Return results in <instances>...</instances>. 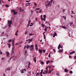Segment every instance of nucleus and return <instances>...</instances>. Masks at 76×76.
Here are the masks:
<instances>
[{
	"label": "nucleus",
	"mask_w": 76,
	"mask_h": 76,
	"mask_svg": "<svg viewBox=\"0 0 76 76\" xmlns=\"http://www.w3.org/2000/svg\"><path fill=\"white\" fill-rule=\"evenodd\" d=\"M39 75V73H37V74L36 75V76H38V75Z\"/></svg>",
	"instance_id": "obj_47"
},
{
	"label": "nucleus",
	"mask_w": 76,
	"mask_h": 76,
	"mask_svg": "<svg viewBox=\"0 0 76 76\" xmlns=\"http://www.w3.org/2000/svg\"><path fill=\"white\" fill-rule=\"evenodd\" d=\"M41 19H42V15H41Z\"/></svg>",
	"instance_id": "obj_46"
},
{
	"label": "nucleus",
	"mask_w": 76,
	"mask_h": 76,
	"mask_svg": "<svg viewBox=\"0 0 76 76\" xmlns=\"http://www.w3.org/2000/svg\"><path fill=\"white\" fill-rule=\"evenodd\" d=\"M51 73V70H49V72H48V73Z\"/></svg>",
	"instance_id": "obj_28"
},
{
	"label": "nucleus",
	"mask_w": 76,
	"mask_h": 76,
	"mask_svg": "<svg viewBox=\"0 0 76 76\" xmlns=\"http://www.w3.org/2000/svg\"><path fill=\"white\" fill-rule=\"evenodd\" d=\"M10 67H8V69H8V70L9 71L10 70Z\"/></svg>",
	"instance_id": "obj_40"
},
{
	"label": "nucleus",
	"mask_w": 76,
	"mask_h": 76,
	"mask_svg": "<svg viewBox=\"0 0 76 76\" xmlns=\"http://www.w3.org/2000/svg\"><path fill=\"white\" fill-rule=\"evenodd\" d=\"M50 53H49V56H48V57H51V56H50Z\"/></svg>",
	"instance_id": "obj_42"
},
{
	"label": "nucleus",
	"mask_w": 76,
	"mask_h": 76,
	"mask_svg": "<svg viewBox=\"0 0 76 76\" xmlns=\"http://www.w3.org/2000/svg\"><path fill=\"white\" fill-rule=\"evenodd\" d=\"M29 1H26V2H27V3H28V2H29Z\"/></svg>",
	"instance_id": "obj_52"
},
{
	"label": "nucleus",
	"mask_w": 76,
	"mask_h": 76,
	"mask_svg": "<svg viewBox=\"0 0 76 76\" xmlns=\"http://www.w3.org/2000/svg\"><path fill=\"white\" fill-rule=\"evenodd\" d=\"M4 58H1V60H4Z\"/></svg>",
	"instance_id": "obj_57"
},
{
	"label": "nucleus",
	"mask_w": 76,
	"mask_h": 76,
	"mask_svg": "<svg viewBox=\"0 0 76 76\" xmlns=\"http://www.w3.org/2000/svg\"><path fill=\"white\" fill-rule=\"evenodd\" d=\"M25 53V54H25H25H26V53H27V51H26Z\"/></svg>",
	"instance_id": "obj_54"
},
{
	"label": "nucleus",
	"mask_w": 76,
	"mask_h": 76,
	"mask_svg": "<svg viewBox=\"0 0 76 76\" xmlns=\"http://www.w3.org/2000/svg\"><path fill=\"white\" fill-rule=\"evenodd\" d=\"M12 41V39H10L8 41V42H10Z\"/></svg>",
	"instance_id": "obj_30"
},
{
	"label": "nucleus",
	"mask_w": 76,
	"mask_h": 76,
	"mask_svg": "<svg viewBox=\"0 0 76 76\" xmlns=\"http://www.w3.org/2000/svg\"><path fill=\"white\" fill-rule=\"evenodd\" d=\"M33 60L34 63H36V62H37V60H36V57H34V58H33Z\"/></svg>",
	"instance_id": "obj_9"
},
{
	"label": "nucleus",
	"mask_w": 76,
	"mask_h": 76,
	"mask_svg": "<svg viewBox=\"0 0 76 76\" xmlns=\"http://www.w3.org/2000/svg\"><path fill=\"white\" fill-rule=\"evenodd\" d=\"M53 0H51L50 2L48 3V1H47L46 3V6H50L51 4L53 3Z\"/></svg>",
	"instance_id": "obj_1"
},
{
	"label": "nucleus",
	"mask_w": 76,
	"mask_h": 76,
	"mask_svg": "<svg viewBox=\"0 0 76 76\" xmlns=\"http://www.w3.org/2000/svg\"><path fill=\"white\" fill-rule=\"evenodd\" d=\"M43 17L44 18H45V19H46V15H43Z\"/></svg>",
	"instance_id": "obj_29"
},
{
	"label": "nucleus",
	"mask_w": 76,
	"mask_h": 76,
	"mask_svg": "<svg viewBox=\"0 0 76 76\" xmlns=\"http://www.w3.org/2000/svg\"><path fill=\"white\" fill-rule=\"evenodd\" d=\"M41 72H42H42H43V69H42L41 70Z\"/></svg>",
	"instance_id": "obj_53"
},
{
	"label": "nucleus",
	"mask_w": 76,
	"mask_h": 76,
	"mask_svg": "<svg viewBox=\"0 0 76 76\" xmlns=\"http://www.w3.org/2000/svg\"><path fill=\"white\" fill-rule=\"evenodd\" d=\"M51 61H50V63H53V61H52V60H51Z\"/></svg>",
	"instance_id": "obj_55"
},
{
	"label": "nucleus",
	"mask_w": 76,
	"mask_h": 76,
	"mask_svg": "<svg viewBox=\"0 0 76 76\" xmlns=\"http://www.w3.org/2000/svg\"><path fill=\"white\" fill-rule=\"evenodd\" d=\"M12 23V20H8V24L9 25V28L11 27V25Z\"/></svg>",
	"instance_id": "obj_2"
},
{
	"label": "nucleus",
	"mask_w": 76,
	"mask_h": 76,
	"mask_svg": "<svg viewBox=\"0 0 76 76\" xmlns=\"http://www.w3.org/2000/svg\"><path fill=\"white\" fill-rule=\"evenodd\" d=\"M75 53V51H73L71 52L70 53L69 55H71V54H74V53Z\"/></svg>",
	"instance_id": "obj_16"
},
{
	"label": "nucleus",
	"mask_w": 76,
	"mask_h": 76,
	"mask_svg": "<svg viewBox=\"0 0 76 76\" xmlns=\"http://www.w3.org/2000/svg\"><path fill=\"white\" fill-rule=\"evenodd\" d=\"M3 76H6V75H5V74H4V73L3 74Z\"/></svg>",
	"instance_id": "obj_60"
},
{
	"label": "nucleus",
	"mask_w": 76,
	"mask_h": 76,
	"mask_svg": "<svg viewBox=\"0 0 76 76\" xmlns=\"http://www.w3.org/2000/svg\"><path fill=\"white\" fill-rule=\"evenodd\" d=\"M60 48H63V47L62 46H61V45H60V44H59V45L58 48V50H59Z\"/></svg>",
	"instance_id": "obj_6"
},
{
	"label": "nucleus",
	"mask_w": 76,
	"mask_h": 76,
	"mask_svg": "<svg viewBox=\"0 0 76 76\" xmlns=\"http://www.w3.org/2000/svg\"><path fill=\"white\" fill-rule=\"evenodd\" d=\"M35 47L36 50H38V46H37V45L36 44L35 45Z\"/></svg>",
	"instance_id": "obj_15"
},
{
	"label": "nucleus",
	"mask_w": 76,
	"mask_h": 76,
	"mask_svg": "<svg viewBox=\"0 0 76 76\" xmlns=\"http://www.w3.org/2000/svg\"><path fill=\"white\" fill-rule=\"evenodd\" d=\"M50 61L49 60L47 61L46 62V63L47 64H48V63H50Z\"/></svg>",
	"instance_id": "obj_20"
},
{
	"label": "nucleus",
	"mask_w": 76,
	"mask_h": 76,
	"mask_svg": "<svg viewBox=\"0 0 76 76\" xmlns=\"http://www.w3.org/2000/svg\"><path fill=\"white\" fill-rule=\"evenodd\" d=\"M5 7H9V5H8L6 4L5 5Z\"/></svg>",
	"instance_id": "obj_34"
},
{
	"label": "nucleus",
	"mask_w": 76,
	"mask_h": 76,
	"mask_svg": "<svg viewBox=\"0 0 76 76\" xmlns=\"http://www.w3.org/2000/svg\"><path fill=\"white\" fill-rule=\"evenodd\" d=\"M41 12H42V10H39V12L38 11H37L36 12L37 13H41Z\"/></svg>",
	"instance_id": "obj_8"
},
{
	"label": "nucleus",
	"mask_w": 76,
	"mask_h": 76,
	"mask_svg": "<svg viewBox=\"0 0 76 76\" xmlns=\"http://www.w3.org/2000/svg\"><path fill=\"white\" fill-rule=\"evenodd\" d=\"M40 64H42H42H44V62L43 61H42L41 62Z\"/></svg>",
	"instance_id": "obj_31"
},
{
	"label": "nucleus",
	"mask_w": 76,
	"mask_h": 76,
	"mask_svg": "<svg viewBox=\"0 0 76 76\" xmlns=\"http://www.w3.org/2000/svg\"><path fill=\"white\" fill-rule=\"evenodd\" d=\"M31 74V71H30L29 72H28V76H30Z\"/></svg>",
	"instance_id": "obj_19"
},
{
	"label": "nucleus",
	"mask_w": 76,
	"mask_h": 76,
	"mask_svg": "<svg viewBox=\"0 0 76 76\" xmlns=\"http://www.w3.org/2000/svg\"><path fill=\"white\" fill-rule=\"evenodd\" d=\"M42 28H44V27H45V25L44 24H42Z\"/></svg>",
	"instance_id": "obj_24"
},
{
	"label": "nucleus",
	"mask_w": 76,
	"mask_h": 76,
	"mask_svg": "<svg viewBox=\"0 0 76 76\" xmlns=\"http://www.w3.org/2000/svg\"><path fill=\"white\" fill-rule=\"evenodd\" d=\"M14 49H15V47H12V50L13 51V50H14Z\"/></svg>",
	"instance_id": "obj_38"
},
{
	"label": "nucleus",
	"mask_w": 76,
	"mask_h": 76,
	"mask_svg": "<svg viewBox=\"0 0 76 76\" xmlns=\"http://www.w3.org/2000/svg\"><path fill=\"white\" fill-rule=\"evenodd\" d=\"M42 51L44 52V53H45V50H42Z\"/></svg>",
	"instance_id": "obj_45"
},
{
	"label": "nucleus",
	"mask_w": 76,
	"mask_h": 76,
	"mask_svg": "<svg viewBox=\"0 0 76 76\" xmlns=\"http://www.w3.org/2000/svg\"><path fill=\"white\" fill-rule=\"evenodd\" d=\"M7 57H9V52L7 51L6 52Z\"/></svg>",
	"instance_id": "obj_10"
},
{
	"label": "nucleus",
	"mask_w": 76,
	"mask_h": 76,
	"mask_svg": "<svg viewBox=\"0 0 76 76\" xmlns=\"http://www.w3.org/2000/svg\"><path fill=\"white\" fill-rule=\"evenodd\" d=\"M20 12H24V10L21 8H20Z\"/></svg>",
	"instance_id": "obj_14"
},
{
	"label": "nucleus",
	"mask_w": 76,
	"mask_h": 76,
	"mask_svg": "<svg viewBox=\"0 0 76 76\" xmlns=\"http://www.w3.org/2000/svg\"><path fill=\"white\" fill-rule=\"evenodd\" d=\"M42 20H44V21H45V18H42L41 19Z\"/></svg>",
	"instance_id": "obj_27"
},
{
	"label": "nucleus",
	"mask_w": 76,
	"mask_h": 76,
	"mask_svg": "<svg viewBox=\"0 0 76 76\" xmlns=\"http://www.w3.org/2000/svg\"><path fill=\"white\" fill-rule=\"evenodd\" d=\"M47 28H45L44 29V31H47Z\"/></svg>",
	"instance_id": "obj_41"
},
{
	"label": "nucleus",
	"mask_w": 76,
	"mask_h": 76,
	"mask_svg": "<svg viewBox=\"0 0 76 76\" xmlns=\"http://www.w3.org/2000/svg\"><path fill=\"white\" fill-rule=\"evenodd\" d=\"M8 45V47L9 48H10V46H11V45L10 44L7 43Z\"/></svg>",
	"instance_id": "obj_25"
},
{
	"label": "nucleus",
	"mask_w": 76,
	"mask_h": 76,
	"mask_svg": "<svg viewBox=\"0 0 76 76\" xmlns=\"http://www.w3.org/2000/svg\"><path fill=\"white\" fill-rule=\"evenodd\" d=\"M69 73H70V74H72V73H73V72L72 71H70L69 72Z\"/></svg>",
	"instance_id": "obj_32"
},
{
	"label": "nucleus",
	"mask_w": 76,
	"mask_h": 76,
	"mask_svg": "<svg viewBox=\"0 0 76 76\" xmlns=\"http://www.w3.org/2000/svg\"><path fill=\"white\" fill-rule=\"evenodd\" d=\"M11 56L12 57H14L15 56V53L13 50H12Z\"/></svg>",
	"instance_id": "obj_3"
},
{
	"label": "nucleus",
	"mask_w": 76,
	"mask_h": 76,
	"mask_svg": "<svg viewBox=\"0 0 76 76\" xmlns=\"http://www.w3.org/2000/svg\"><path fill=\"white\" fill-rule=\"evenodd\" d=\"M63 51V49H62L61 50H59L58 51V53H62Z\"/></svg>",
	"instance_id": "obj_11"
},
{
	"label": "nucleus",
	"mask_w": 76,
	"mask_h": 76,
	"mask_svg": "<svg viewBox=\"0 0 76 76\" xmlns=\"http://www.w3.org/2000/svg\"><path fill=\"white\" fill-rule=\"evenodd\" d=\"M26 45H25V46H24V49H25V48H26Z\"/></svg>",
	"instance_id": "obj_51"
},
{
	"label": "nucleus",
	"mask_w": 76,
	"mask_h": 76,
	"mask_svg": "<svg viewBox=\"0 0 76 76\" xmlns=\"http://www.w3.org/2000/svg\"><path fill=\"white\" fill-rule=\"evenodd\" d=\"M53 51L54 52H55V53H56V50H55V49H53Z\"/></svg>",
	"instance_id": "obj_37"
},
{
	"label": "nucleus",
	"mask_w": 76,
	"mask_h": 76,
	"mask_svg": "<svg viewBox=\"0 0 76 76\" xmlns=\"http://www.w3.org/2000/svg\"><path fill=\"white\" fill-rule=\"evenodd\" d=\"M40 9L39 8H37L36 10H39Z\"/></svg>",
	"instance_id": "obj_63"
},
{
	"label": "nucleus",
	"mask_w": 76,
	"mask_h": 76,
	"mask_svg": "<svg viewBox=\"0 0 76 76\" xmlns=\"http://www.w3.org/2000/svg\"><path fill=\"white\" fill-rule=\"evenodd\" d=\"M68 70H69V69H67V68H66L64 69L65 72H66V73H67V72H68Z\"/></svg>",
	"instance_id": "obj_17"
},
{
	"label": "nucleus",
	"mask_w": 76,
	"mask_h": 76,
	"mask_svg": "<svg viewBox=\"0 0 76 76\" xmlns=\"http://www.w3.org/2000/svg\"><path fill=\"white\" fill-rule=\"evenodd\" d=\"M42 72H41L40 73V75H42Z\"/></svg>",
	"instance_id": "obj_61"
},
{
	"label": "nucleus",
	"mask_w": 76,
	"mask_h": 76,
	"mask_svg": "<svg viewBox=\"0 0 76 76\" xmlns=\"http://www.w3.org/2000/svg\"><path fill=\"white\" fill-rule=\"evenodd\" d=\"M19 31L18 30H17V31H16V34H18V32Z\"/></svg>",
	"instance_id": "obj_44"
},
{
	"label": "nucleus",
	"mask_w": 76,
	"mask_h": 76,
	"mask_svg": "<svg viewBox=\"0 0 76 76\" xmlns=\"http://www.w3.org/2000/svg\"><path fill=\"white\" fill-rule=\"evenodd\" d=\"M31 20H29L28 22V23L29 24H30V23H31Z\"/></svg>",
	"instance_id": "obj_36"
},
{
	"label": "nucleus",
	"mask_w": 76,
	"mask_h": 76,
	"mask_svg": "<svg viewBox=\"0 0 76 76\" xmlns=\"http://www.w3.org/2000/svg\"><path fill=\"white\" fill-rule=\"evenodd\" d=\"M45 32L43 33V37H45Z\"/></svg>",
	"instance_id": "obj_43"
},
{
	"label": "nucleus",
	"mask_w": 76,
	"mask_h": 76,
	"mask_svg": "<svg viewBox=\"0 0 76 76\" xmlns=\"http://www.w3.org/2000/svg\"><path fill=\"white\" fill-rule=\"evenodd\" d=\"M48 67L49 68V69H50V68H51V66H48Z\"/></svg>",
	"instance_id": "obj_49"
},
{
	"label": "nucleus",
	"mask_w": 76,
	"mask_h": 76,
	"mask_svg": "<svg viewBox=\"0 0 76 76\" xmlns=\"http://www.w3.org/2000/svg\"><path fill=\"white\" fill-rule=\"evenodd\" d=\"M29 35L30 36H32V35L33 34H29Z\"/></svg>",
	"instance_id": "obj_48"
},
{
	"label": "nucleus",
	"mask_w": 76,
	"mask_h": 76,
	"mask_svg": "<svg viewBox=\"0 0 76 76\" xmlns=\"http://www.w3.org/2000/svg\"><path fill=\"white\" fill-rule=\"evenodd\" d=\"M62 18H64V19H66V16H63L62 17Z\"/></svg>",
	"instance_id": "obj_33"
},
{
	"label": "nucleus",
	"mask_w": 76,
	"mask_h": 76,
	"mask_svg": "<svg viewBox=\"0 0 76 76\" xmlns=\"http://www.w3.org/2000/svg\"><path fill=\"white\" fill-rule=\"evenodd\" d=\"M56 35H57V33H54L53 36V38H54Z\"/></svg>",
	"instance_id": "obj_12"
},
{
	"label": "nucleus",
	"mask_w": 76,
	"mask_h": 76,
	"mask_svg": "<svg viewBox=\"0 0 76 76\" xmlns=\"http://www.w3.org/2000/svg\"><path fill=\"white\" fill-rule=\"evenodd\" d=\"M25 35H26V34H27V32L26 31L25 32Z\"/></svg>",
	"instance_id": "obj_58"
},
{
	"label": "nucleus",
	"mask_w": 76,
	"mask_h": 76,
	"mask_svg": "<svg viewBox=\"0 0 76 76\" xmlns=\"http://www.w3.org/2000/svg\"><path fill=\"white\" fill-rule=\"evenodd\" d=\"M29 26V24L28 23L27 25V27H28Z\"/></svg>",
	"instance_id": "obj_62"
},
{
	"label": "nucleus",
	"mask_w": 76,
	"mask_h": 76,
	"mask_svg": "<svg viewBox=\"0 0 76 76\" xmlns=\"http://www.w3.org/2000/svg\"><path fill=\"white\" fill-rule=\"evenodd\" d=\"M34 4L35 5V6H37V4H36V3H34Z\"/></svg>",
	"instance_id": "obj_56"
},
{
	"label": "nucleus",
	"mask_w": 76,
	"mask_h": 76,
	"mask_svg": "<svg viewBox=\"0 0 76 76\" xmlns=\"http://www.w3.org/2000/svg\"><path fill=\"white\" fill-rule=\"evenodd\" d=\"M69 23H70V26H72V24H73V22H69Z\"/></svg>",
	"instance_id": "obj_22"
},
{
	"label": "nucleus",
	"mask_w": 76,
	"mask_h": 76,
	"mask_svg": "<svg viewBox=\"0 0 76 76\" xmlns=\"http://www.w3.org/2000/svg\"><path fill=\"white\" fill-rule=\"evenodd\" d=\"M12 12L13 13L14 15L17 14V12H15L14 10H12Z\"/></svg>",
	"instance_id": "obj_7"
},
{
	"label": "nucleus",
	"mask_w": 76,
	"mask_h": 76,
	"mask_svg": "<svg viewBox=\"0 0 76 76\" xmlns=\"http://www.w3.org/2000/svg\"><path fill=\"white\" fill-rule=\"evenodd\" d=\"M0 54L1 55L2 54H3V53H2V52L1 51L0 52Z\"/></svg>",
	"instance_id": "obj_59"
},
{
	"label": "nucleus",
	"mask_w": 76,
	"mask_h": 76,
	"mask_svg": "<svg viewBox=\"0 0 76 76\" xmlns=\"http://www.w3.org/2000/svg\"><path fill=\"white\" fill-rule=\"evenodd\" d=\"M74 58H75V59H76V56H75Z\"/></svg>",
	"instance_id": "obj_64"
},
{
	"label": "nucleus",
	"mask_w": 76,
	"mask_h": 76,
	"mask_svg": "<svg viewBox=\"0 0 76 76\" xmlns=\"http://www.w3.org/2000/svg\"><path fill=\"white\" fill-rule=\"evenodd\" d=\"M39 53H40V54H42V50H40V49H39Z\"/></svg>",
	"instance_id": "obj_18"
},
{
	"label": "nucleus",
	"mask_w": 76,
	"mask_h": 76,
	"mask_svg": "<svg viewBox=\"0 0 76 76\" xmlns=\"http://www.w3.org/2000/svg\"><path fill=\"white\" fill-rule=\"evenodd\" d=\"M61 27L63 28V29H66V28L65 27L63 26H61Z\"/></svg>",
	"instance_id": "obj_35"
},
{
	"label": "nucleus",
	"mask_w": 76,
	"mask_h": 76,
	"mask_svg": "<svg viewBox=\"0 0 76 76\" xmlns=\"http://www.w3.org/2000/svg\"><path fill=\"white\" fill-rule=\"evenodd\" d=\"M30 48V51H32V50H34V45H31Z\"/></svg>",
	"instance_id": "obj_4"
},
{
	"label": "nucleus",
	"mask_w": 76,
	"mask_h": 76,
	"mask_svg": "<svg viewBox=\"0 0 76 76\" xmlns=\"http://www.w3.org/2000/svg\"><path fill=\"white\" fill-rule=\"evenodd\" d=\"M26 48H27V49H28V48H30V46L29 45H28L26 46Z\"/></svg>",
	"instance_id": "obj_23"
},
{
	"label": "nucleus",
	"mask_w": 76,
	"mask_h": 76,
	"mask_svg": "<svg viewBox=\"0 0 76 76\" xmlns=\"http://www.w3.org/2000/svg\"><path fill=\"white\" fill-rule=\"evenodd\" d=\"M18 33H15V35H16V36H18Z\"/></svg>",
	"instance_id": "obj_50"
},
{
	"label": "nucleus",
	"mask_w": 76,
	"mask_h": 76,
	"mask_svg": "<svg viewBox=\"0 0 76 76\" xmlns=\"http://www.w3.org/2000/svg\"><path fill=\"white\" fill-rule=\"evenodd\" d=\"M45 74H47L48 73L46 71H44Z\"/></svg>",
	"instance_id": "obj_39"
},
{
	"label": "nucleus",
	"mask_w": 76,
	"mask_h": 76,
	"mask_svg": "<svg viewBox=\"0 0 76 76\" xmlns=\"http://www.w3.org/2000/svg\"><path fill=\"white\" fill-rule=\"evenodd\" d=\"M3 3H4V2H3V1L2 0H1L0 1V4H3Z\"/></svg>",
	"instance_id": "obj_13"
},
{
	"label": "nucleus",
	"mask_w": 76,
	"mask_h": 76,
	"mask_svg": "<svg viewBox=\"0 0 76 76\" xmlns=\"http://www.w3.org/2000/svg\"><path fill=\"white\" fill-rule=\"evenodd\" d=\"M21 73H24V72H26V69H21Z\"/></svg>",
	"instance_id": "obj_5"
},
{
	"label": "nucleus",
	"mask_w": 76,
	"mask_h": 76,
	"mask_svg": "<svg viewBox=\"0 0 76 76\" xmlns=\"http://www.w3.org/2000/svg\"><path fill=\"white\" fill-rule=\"evenodd\" d=\"M33 39V38H31L30 39H28V41H31V42H32V41Z\"/></svg>",
	"instance_id": "obj_26"
},
{
	"label": "nucleus",
	"mask_w": 76,
	"mask_h": 76,
	"mask_svg": "<svg viewBox=\"0 0 76 76\" xmlns=\"http://www.w3.org/2000/svg\"><path fill=\"white\" fill-rule=\"evenodd\" d=\"M26 6H30V3H28V4H26Z\"/></svg>",
	"instance_id": "obj_21"
}]
</instances>
